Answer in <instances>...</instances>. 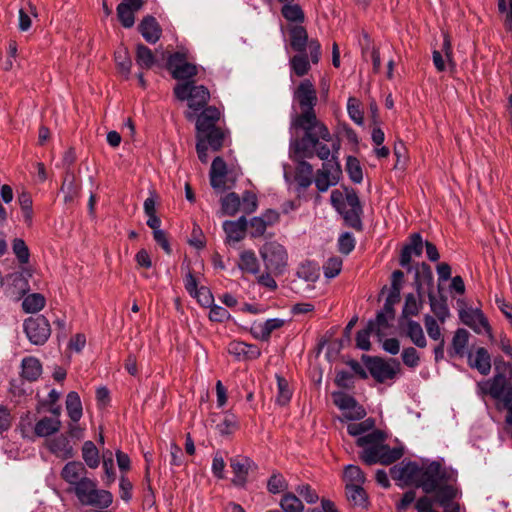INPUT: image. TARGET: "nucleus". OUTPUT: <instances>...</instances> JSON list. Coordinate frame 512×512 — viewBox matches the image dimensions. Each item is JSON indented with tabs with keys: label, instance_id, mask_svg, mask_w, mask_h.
<instances>
[{
	"label": "nucleus",
	"instance_id": "nucleus-1",
	"mask_svg": "<svg viewBox=\"0 0 512 512\" xmlns=\"http://www.w3.org/2000/svg\"><path fill=\"white\" fill-rule=\"evenodd\" d=\"M293 101L298 104L300 113L294 114L291 120V128L303 130L304 135L322 138L323 141L331 140L328 127L318 120L315 113L317 104V91L309 79H304L293 92Z\"/></svg>",
	"mask_w": 512,
	"mask_h": 512
},
{
	"label": "nucleus",
	"instance_id": "nucleus-2",
	"mask_svg": "<svg viewBox=\"0 0 512 512\" xmlns=\"http://www.w3.org/2000/svg\"><path fill=\"white\" fill-rule=\"evenodd\" d=\"M341 142L338 136L331 134V140H319L316 146V156L323 161L322 167L315 173L314 184L321 193L336 186L341 178L342 170L338 161Z\"/></svg>",
	"mask_w": 512,
	"mask_h": 512
},
{
	"label": "nucleus",
	"instance_id": "nucleus-3",
	"mask_svg": "<svg viewBox=\"0 0 512 512\" xmlns=\"http://www.w3.org/2000/svg\"><path fill=\"white\" fill-rule=\"evenodd\" d=\"M319 140L322 138L312 137L310 134L290 140L289 158L296 164L294 179L298 193L304 192L314 183L313 166L306 159L316 156Z\"/></svg>",
	"mask_w": 512,
	"mask_h": 512
},
{
	"label": "nucleus",
	"instance_id": "nucleus-4",
	"mask_svg": "<svg viewBox=\"0 0 512 512\" xmlns=\"http://www.w3.org/2000/svg\"><path fill=\"white\" fill-rule=\"evenodd\" d=\"M356 445L362 448L359 456L367 465L380 463L389 465L399 460L403 451L400 448H390L385 444V435L380 430H374L356 439Z\"/></svg>",
	"mask_w": 512,
	"mask_h": 512
},
{
	"label": "nucleus",
	"instance_id": "nucleus-5",
	"mask_svg": "<svg viewBox=\"0 0 512 512\" xmlns=\"http://www.w3.org/2000/svg\"><path fill=\"white\" fill-rule=\"evenodd\" d=\"M494 376L482 384V389L495 400L503 403L508 411L507 402L512 401V364L505 362L502 358L494 360Z\"/></svg>",
	"mask_w": 512,
	"mask_h": 512
},
{
	"label": "nucleus",
	"instance_id": "nucleus-6",
	"mask_svg": "<svg viewBox=\"0 0 512 512\" xmlns=\"http://www.w3.org/2000/svg\"><path fill=\"white\" fill-rule=\"evenodd\" d=\"M330 202L335 210L343 217L347 226L356 231L363 230L362 206L354 190L347 191L345 195L339 190H333Z\"/></svg>",
	"mask_w": 512,
	"mask_h": 512
},
{
	"label": "nucleus",
	"instance_id": "nucleus-7",
	"mask_svg": "<svg viewBox=\"0 0 512 512\" xmlns=\"http://www.w3.org/2000/svg\"><path fill=\"white\" fill-rule=\"evenodd\" d=\"M196 115L197 136L205 137L213 151L222 148L225 138L224 131L217 126L221 112L215 106H208L200 110Z\"/></svg>",
	"mask_w": 512,
	"mask_h": 512
},
{
	"label": "nucleus",
	"instance_id": "nucleus-8",
	"mask_svg": "<svg viewBox=\"0 0 512 512\" xmlns=\"http://www.w3.org/2000/svg\"><path fill=\"white\" fill-rule=\"evenodd\" d=\"M456 472L444 467L439 461H432L422 467L421 477L417 481V487L421 488L426 494L435 493L439 496L443 487H454L450 481H454Z\"/></svg>",
	"mask_w": 512,
	"mask_h": 512
},
{
	"label": "nucleus",
	"instance_id": "nucleus-9",
	"mask_svg": "<svg viewBox=\"0 0 512 512\" xmlns=\"http://www.w3.org/2000/svg\"><path fill=\"white\" fill-rule=\"evenodd\" d=\"M179 101H187L189 110L185 113L188 120L195 119L198 112L207 106L210 100V91L204 85H197L195 81L179 82L173 89Z\"/></svg>",
	"mask_w": 512,
	"mask_h": 512
},
{
	"label": "nucleus",
	"instance_id": "nucleus-10",
	"mask_svg": "<svg viewBox=\"0 0 512 512\" xmlns=\"http://www.w3.org/2000/svg\"><path fill=\"white\" fill-rule=\"evenodd\" d=\"M433 283V273L431 267L426 263L418 264L414 272V287L417 295L409 293L405 297V303L402 308L401 320L407 321L412 316H417L422 308V289L424 285Z\"/></svg>",
	"mask_w": 512,
	"mask_h": 512
},
{
	"label": "nucleus",
	"instance_id": "nucleus-11",
	"mask_svg": "<svg viewBox=\"0 0 512 512\" xmlns=\"http://www.w3.org/2000/svg\"><path fill=\"white\" fill-rule=\"evenodd\" d=\"M266 271L282 274L287 266L288 255L283 245L275 241L266 242L260 249Z\"/></svg>",
	"mask_w": 512,
	"mask_h": 512
},
{
	"label": "nucleus",
	"instance_id": "nucleus-12",
	"mask_svg": "<svg viewBox=\"0 0 512 512\" xmlns=\"http://www.w3.org/2000/svg\"><path fill=\"white\" fill-rule=\"evenodd\" d=\"M370 375L378 382L393 380L400 372V363L396 359L385 360L380 357H363Z\"/></svg>",
	"mask_w": 512,
	"mask_h": 512
},
{
	"label": "nucleus",
	"instance_id": "nucleus-13",
	"mask_svg": "<svg viewBox=\"0 0 512 512\" xmlns=\"http://www.w3.org/2000/svg\"><path fill=\"white\" fill-rule=\"evenodd\" d=\"M290 45L297 53H305L308 48L311 61L317 64L321 56V45L316 39L308 40V34L303 26H293L290 28Z\"/></svg>",
	"mask_w": 512,
	"mask_h": 512
},
{
	"label": "nucleus",
	"instance_id": "nucleus-14",
	"mask_svg": "<svg viewBox=\"0 0 512 512\" xmlns=\"http://www.w3.org/2000/svg\"><path fill=\"white\" fill-rule=\"evenodd\" d=\"M23 330L31 344L41 346L51 335L48 319L43 315L28 317L23 323Z\"/></svg>",
	"mask_w": 512,
	"mask_h": 512
},
{
	"label": "nucleus",
	"instance_id": "nucleus-15",
	"mask_svg": "<svg viewBox=\"0 0 512 512\" xmlns=\"http://www.w3.org/2000/svg\"><path fill=\"white\" fill-rule=\"evenodd\" d=\"M167 68L174 79L182 82L193 81L192 78L198 73L197 66L187 62L186 55L180 52L168 57Z\"/></svg>",
	"mask_w": 512,
	"mask_h": 512
},
{
	"label": "nucleus",
	"instance_id": "nucleus-16",
	"mask_svg": "<svg viewBox=\"0 0 512 512\" xmlns=\"http://www.w3.org/2000/svg\"><path fill=\"white\" fill-rule=\"evenodd\" d=\"M230 467L234 473L232 483L237 487H244L249 472L257 469V464L247 456L238 455L230 459Z\"/></svg>",
	"mask_w": 512,
	"mask_h": 512
},
{
	"label": "nucleus",
	"instance_id": "nucleus-17",
	"mask_svg": "<svg viewBox=\"0 0 512 512\" xmlns=\"http://www.w3.org/2000/svg\"><path fill=\"white\" fill-rule=\"evenodd\" d=\"M459 318L461 321L470 327L475 333L481 334L486 332L491 333V327L488 319L478 308H466L459 312Z\"/></svg>",
	"mask_w": 512,
	"mask_h": 512
},
{
	"label": "nucleus",
	"instance_id": "nucleus-18",
	"mask_svg": "<svg viewBox=\"0 0 512 512\" xmlns=\"http://www.w3.org/2000/svg\"><path fill=\"white\" fill-rule=\"evenodd\" d=\"M422 467L414 461L401 462L390 469L394 479L401 480L405 483H413L417 486V481L421 477Z\"/></svg>",
	"mask_w": 512,
	"mask_h": 512
},
{
	"label": "nucleus",
	"instance_id": "nucleus-19",
	"mask_svg": "<svg viewBox=\"0 0 512 512\" xmlns=\"http://www.w3.org/2000/svg\"><path fill=\"white\" fill-rule=\"evenodd\" d=\"M61 477L69 484L70 492L88 478L84 464L78 461L66 463L61 471Z\"/></svg>",
	"mask_w": 512,
	"mask_h": 512
},
{
	"label": "nucleus",
	"instance_id": "nucleus-20",
	"mask_svg": "<svg viewBox=\"0 0 512 512\" xmlns=\"http://www.w3.org/2000/svg\"><path fill=\"white\" fill-rule=\"evenodd\" d=\"M227 174V164L224 159L220 156L215 157L209 173L210 184L215 191L222 193L229 188L226 185Z\"/></svg>",
	"mask_w": 512,
	"mask_h": 512
},
{
	"label": "nucleus",
	"instance_id": "nucleus-21",
	"mask_svg": "<svg viewBox=\"0 0 512 512\" xmlns=\"http://www.w3.org/2000/svg\"><path fill=\"white\" fill-rule=\"evenodd\" d=\"M409 239V243L406 244L401 250L399 262L403 268L411 270L410 263L412 261V257L421 256L424 243L420 233H413Z\"/></svg>",
	"mask_w": 512,
	"mask_h": 512
},
{
	"label": "nucleus",
	"instance_id": "nucleus-22",
	"mask_svg": "<svg viewBox=\"0 0 512 512\" xmlns=\"http://www.w3.org/2000/svg\"><path fill=\"white\" fill-rule=\"evenodd\" d=\"M228 352L238 361L254 360L261 355V350L257 345L236 340L229 343Z\"/></svg>",
	"mask_w": 512,
	"mask_h": 512
},
{
	"label": "nucleus",
	"instance_id": "nucleus-23",
	"mask_svg": "<svg viewBox=\"0 0 512 512\" xmlns=\"http://www.w3.org/2000/svg\"><path fill=\"white\" fill-rule=\"evenodd\" d=\"M143 0H123L117 7V16L122 26L131 28L135 23L134 13L141 9Z\"/></svg>",
	"mask_w": 512,
	"mask_h": 512
},
{
	"label": "nucleus",
	"instance_id": "nucleus-24",
	"mask_svg": "<svg viewBox=\"0 0 512 512\" xmlns=\"http://www.w3.org/2000/svg\"><path fill=\"white\" fill-rule=\"evenodd\" d=\"M395 311L392 303L388 300L385 302L384 307L380 310L374 320H369L367 323L370 330H374V333L381 337L383 331L389 327V321L394 319Z\"/></svg>",
	"mask_w": 512,
	"mask_h": 512
},
{
	"label": "nucleus",
	"instance_id": "nucleus-25",
	"mask_svg": "<svg viewBox=\"0 0 512 512\" xmlns=\"http://www.w3.org/2000/svg\"><path fill=\"white\" fill-rule=\"evenodd\" d=\"M142 37L150 44H155L161 37L162 29L153 16H146L139 24Z\"/></svg>",
	"mask_w": 512,
	"mask_h": 512
},
{
	"label": "nucleus",
	"instance_id": "nucleus-26",
	"mask_svg": "<svg viewBox=\"0 0 512 512\" xmlns=\"http://www.w3.org/2000/svg\"><path fill=\"white\" fill-rule=\"evenodd\" d=\"M247 220L245 216H241L236 221L226 220L223 222V230L226 233V241L239 242L245 236Z\"/></svg>",
	"mask_w": 512,
	"mask_h": 512
},
{
	"label": "nucleus",
	"instance_id": "nucleus-27",
	"mask_svg": "<svg viewBox=\"0 0 512 512\" xmlns=\"http://www.w3.org/2000/svg\"><path fill=\"white\" fill-rule=\"evenodd\" d=\"M468 362L469 365L478 370L480 374L488 375L490 373L491 357L485 348H477L475 354L468 353Z\"/></svg>",
	"mask_w": 512,
	"mask_h": 512
},
{
	"label": "nucleus",
	"instance_id": "nucleus-28",
	"mask_svg": "<svg viewBox=\"0 0 512 512\" xmlns=\"http://www.w3.org/2000/svg\"><path fill=\"white\" fill-rule=\"evenodd\" d=\"M457 496L458 489L456 487H443L439 496L435 497V501L444 509L443 512H460V505L454 502Z\"/></svg>",
	"mask_w": 512,
	"mask_h": 512
},
{
	"label": "nucleus",
	"instance_id": "nucleus-29",
	"mask_svg": "<svg viewBox=\"0 0 512 512\" xmlns=\"http://www.w3.org/2000/svg\"><path fill=\"white\" fill-rule=\"evenodd\" d=\"M113 502V495L110 491L99 489L97 486L92 490L89 497L86 498L82 505L91 506L98 509H106Z\"/></svg>",
	"mask_w": 512,
	"mask_h": 512
},
{
	"label": "nucleus",
	"instance_id": "nucleus-30",
	"mask_svg": "<svg viewBox=\"0 0 512 512\" xmlns=\"http://www.w3.org/2000/svg\"><path fill=\"white\" fill-rule=\"evenodd\" d=\"M469 332L464 328H458L453 335L450 356H468Z\"/></svg>",
	"mask_w": 512,
	"mask_h": 512
},
{
	"label": "nucleus",
	"instance_id": "nucleus-31",
	"mask_svg": "<svg viewBox=\"0 0 512 512\" xmlns=\"http://www.w3.org/2000/svg\"><path fill=\"white\" fill-rule=\"evenodd\" d=\"M405 335L410 341L418 348H425L427 346V339L425 337L422 326L419 322L408 319L405 321Z\"/></svg>",
	"mask_w": 512,
	"mask_h": 512
},
{
	"label": "nucleus",
	"instance_id": "nucleus-32",
	"mask_svg": "<svg viewBox=\"0 0 512 512\" xmlns=\"http://www.w3.org/2000/svg\"><path fill=\"white\" fill-rule=\"evenodd\" d=\"M42 374V364L35 357H25L21 363V376L30 381H36Z\"/></svg>",
	"mask_w": 512,
	"mask_h": 512
},
{
	"label": "nucleus",
	"instance_id": "nucleus-33",
	"mask_svg": "<svg viewBox=\"0 0 512 512\" xmlns=\"http://www.w3.org/2000/svg\"><path fill=\"white\" fill-rule=\"evenodd\" d=\"M50 452L62 459H68L73 456V448L70 445L69 439L64 436H58L51 439L48 443Z\"/></svg>",
	"mask_w": 512,
	"mask_h": 512
},
{
	"label": "nucleus",
	"instance_id": "nucleus-34",
	"mask_svg": "<svg viewBox=\"0 0 512 512\" xmlns=\"http://www.w3.org/2000/svg\"><path fill=\"white\" fill-rule=\"evenodd\" d=\"M238 268L248 274L257 275L260 272V264L252 250H244L239 255Z\"/></svg>",
	"mask_w": 512,
	"mask_h": 512
},
{
	"label": "nucleus",
	"instance_id": "nucleus-35",
	"mask_svg": "<svg viewBox=\"0 0 512 512\" xmlns=\"http://www.w3.org/2000/svg\"><path fill=\"white\" fill-rule=\"evenodd\" d=\"M61 428V421L57 418L43 417L36 422L34 433L38 437H48L57 433Z\"/></svg>",
	"mask_w": 512,
	"mask_h": 512
},
{
	"label": "nucleus",
	"instance_id": "nucleus-36",
	"mask_svg": "<svg viewBox=\"0 0 512 512\" xmlns=\"http://www.w3.org/2000/svg\"><path fill=\"white\" fill-rule=\"evenodd\" d=\"M343 480L346 487L363 486L366 477L362 469L353 464L346 465L343 472Z\"/></svg>",
	"mask_w": 512,
	"mask_h": 512
},
{
	"label": "nucleus",
	"instance_id": "nucleus-37",
	"mask_svg": "<svg viewBox=\"0 0 512 512\" xmlns=\"http://www.w3.org/2000/svg\"><path fill=\"white\" fill-rule=\"evenodd\" d=\"M345 494L351 505L362 509L368 508L369 498L363 486L346 487Z\"/></svg>",
	"mask_w": 512,
	"mask_h": 512
},
{
	"label": "nucleus",
	"instance_id": "nucleus-38",
	"mask_svg": "<svg viewBox=\"0 0 512 512\" xmlns=\"http://www.w3.org/2000/svg\"><path fill=\"white\" fill-rule=\"evenodd\" d=\"M135 61L142 70L151 69L156 63V57L152 50L142 43L136 45Z\"/></svg>",
	"mask_w": 512,
	"mask_h": 512
},
{
	"label": "nucleus",
	"instance_id": "nucleus-39",
	"mask_svg": "<svg viewBox=\"0 0 512 512\" xmlns=\"http://www.w3.org/2000/svg\"><path fill=\"white\" fill-rule=\"evenodd\" d=\"M66 410L69 418L73 422H78L81 419L83 415V409L80 396L77 392L71 391L67 394Z\"/></svg>",
	"mask_w": 512,
	"mask_h": 512
},
{
	"label": "nucleus",
	"instance_id": "nucleus-40",
	"mask_svg": "<svg viewBox=\"0 0 512 512\" xmlns=\"http://www.w3.org/2000/svg\"><path fill=\"white\" fill-rule=\"evenodd\" d=\"M215 428L222 436L231 435L238 429V419L232 412L225 411Z\"/></svg>",
	"mask_w": 512,
	"mask_h": 512
},
{
	"label": "nucleus",
	"instance_id": "nucleus-41",
	"mask_svg": "<svg viewBox=\"0 0 512 512\" xmlns=\"http://www.w3.org/2000/svg\"><path fill=\"white\" fill-rule=\"evenodd\" d=\"M291 71L298 77L305 76L310 71V62L307 53H297L289 61Z\"/></svg>",
	"mask_w": 512,
	"mask_h": 512
},
{
	"label": "nucleus",
	"instance_id": "nucleus-42",
	"mask_svg": "<svg viewBox=\"0 0 512 512\" xmlns=\"http://www.w3.org/2000/svg\"><path fill=\"white\" fill-rule=\"evenodd\" d=\"M431 311L435 314L436 318L444 323L449 317L450 312L445 299H437L433 292L428 293Z\"/></svg>",
	"mask_w": 512,
	"mask_h": 512
},
{
	"label": "nucleus",
	"instance_id": "nucleus-43",
	"mask_svg": "<svg viewBox=\"0 0 512 512\" xmlns=\"http://www.w3.org/2000/svg\"><path fill=\"white\" fill-rule=\"evenodd\" d=\"M45 297L40 293L27 295L22 302V308L26 313H37L45 306Z\"/></svg>",
	"mask_w": 512,
	"mask_h": 512
},
{
	"label": "nucleus",
	"instance_id": "nucleus-44",
	"mask_svg": "<svg viewBox=\"0 0 512 512\" xmlns=\"http://www.w3.org/2000/svg\"><path fill=\"white\" fill-rule=\"evenodd\" d=\"M375 420L373 418H367L359 423H350L347 426V432L353 437H362L372 431H374Z\"/></svg>",
	"mask_w": 512,
	"mask_h": 512
},
{
	"label": "nucleus",
	"instance_id": "nucleus-45",
	"mask_svg": "<svg viewBox=\"0 0 512 512\" xmlns=\"http://www.w3.org/2000/svg\"><path fill=\"white\" fill-rule=\"evenodd\" d=\"M82 457L89 468L95 469L99 466V451L92 441L84 442Z\"/></svg>",
	"mask_w": 512,
	"mask_h": 512
},
{
	"label": "nucleus",
	"instance_id": "nucleus-46",
	"mask_svg": "<svg viewBox=\"0 0 512 512\" xmlns=\"http://www.w3.org/2000/svg\"><path fill=\"white\" fill-rule=\"evenodd\" d=\"M241 207L240 197L234 193H228L221 199V210L224 215L233 216Z\"/></svg>",
	"mask_w": 512,
	"mask_h": 512
},
{
	"label": "nucleus",
	"instance_id": "nucleus-47",
	"mask_svg": "<svg viewBox=\"0 0 512 512\" xmlns=\"http://www.w3.org/2000/svg\"><path fill=\"white\" fill-rule=\"evenodd\" d=\"M281 13L289 22L302 23L304 21V12L298 4L285 3L282 6Z\"/></svg>",
	"mask_w": 512,
	"mask_h": 512
},
{
	"label": "nucleus",
	"instance_id": "nucleus-48",
	"mask_svg": "<svg viewBox=\"0 0 512 512\" xmlns=\"http://www.w3.org/2000/svg\"><path fill=\"white\" fill-rule=\"evenodd\" d=\"M277 380V394H276V403L280 406H285L291 400L292 392L289 388L287 380L280 376L276 375Z\"/></svg>",
	"mask_w": 512,
	"mask_h": 512
},
{
	"label": "nucleus",
	"instance_id": "nucleus-49",
	"mask_svg": "<svg viewBox=\"0 0 512 512\" xmlns=\"http://www.w3.org/2000/svg\"><path fill=\"white\" fill-rule=\"evenodd\" d=\"M280 507L284 512H303L302 501L293 493H286L280 501Z\"/></svg>",
	"mask_w": 512,
	"mask_h": 512
},
{
	"label": "nucleus",
	"instance_id": "nucleus-50",
	"mask_svg": "<svg viewBox=\"0 0 512 512\" xmlns=\"http://www.w3.org/2000/svg\"><path fill=\"white\" fill-rule=\"evenodd\" d=\"M115 61L120 72L124 75L126 79H128L131 72L132 61L128 55V51L126 48H120L115 53Z\"/></svg>",
	"mask_w": 512,
	"mask_h": 512
},
{
	"label": "nucleus",
	"instance_id": "nucleus-51",
	"mask_svg": "<svg viewBox=\"0 0 512 512\" xmlns=\"http://www.w3.org/2000/svg\"><path fill=\"white\" fill-rule=\"evenodd\" d=\"M346 170L352 182L359 184L363 180V173L360 163L356 157L348 156L346 160Z\"/></svg>",
	"mask_w": 512,
	"mask_h": 512
},
{
	"label": "nucleus",
	"instance_id": "nucleus-52",
	"mask_svg": "<svg viewBox=\"0 0 512 512\" xmlns=\"http://www.w3.org/2000/svg\"><path fill=\"white\" fill-rule=\"evenodd\" d=\"M285 321L281 318H270L267 319L263 324L259 325V337L262 340H267L271 333L281 328L284 325Z\"/></svg>",
	"mask_w": 512,
	"mask_h": 512
},
{
	"label": "nucleus",
	"instance_id": "nucleus-53",
	"mask_svg": "<svg viewBox=\"0 0 512 512\" xmlns=\"http://www.w3.org/2000/svg\"><path fill=\"white\" fill-rule=\"evenodd\" d=\"M12 250L21 264H27L29 262V248L23 239L15 238L12 242Z\"/></svg>",
	"mask_w": 512,
	"mask_h": 512
},
{
	"label": "nucleus",
	"instance_id": "nucleus-54",
	"mask_svg": "<svg viewBox=\"0 0 512 512\" xmlns=\"http://www.w3.org/2000/svg\"><path fill=\"white\" fill-rule=\"evenodd\" d=\"M96 485V481L88 477L80 485L78 484V487H76L71 492H73L78 501L83 504L86 498L91 494L92 490L96 487Z\"/></svg>",
	"mask_w": 512,
	"mask_h": 512
},
{
	"label": "nucleus",
	"instance_id": "nucleus-55",
	"mask_svg": "<svg viewBox=\"0 0 512 512\" xmlns=\"http://www.w3.org/2000/svg\"><path fill=\"white\" fill-rule=\"evenodd\" d=\"M342 259L339 257L329 258L323 265V273L327 279H333L339 275L342 270Z\"/></svg>",
	"mask_w": 512,
	"mask_h": 512
},
{
	"label": "nucleus",
	"instance_id": "nucleus-56",
	"mask_svg": "<svg viewBox=\"0 0 512 512\" xmlns=\"http://www.w3.org/2000/svg\"><path fill=\"white\" fill-rule=\"evenodd\" d=\"M424 325L428 336L435 341L444 339L440 326L437 323V320L431 316L430 314H426L424 316Z\"/></svg>",
	"mask_w": 512,
	"mask_h": 512
},
{
	"label": "nucleus",
	"instance_id": "nucleus-57",
	"mask_svg": "<svg viewBox=\"0 0 512 512\" xmlns=\"http://www.w3.org/2000/svg\"><path fill=\"white\" fill-rule=\"evenodd\" d=\"M333 396V401H334V404L342 411L344 409H350V408H353L355 407V404H357L358 402L356 401V399L345 393V392H334L332 394Z\"/></svg>",
	"mask_w": 512,
	"mask_h": 512
},
{
	"label": "nucleus",
	"instance_id": "nucleus-58",
	"mask_svg": "<svg viewBox=\"0 0 512 512\" xmlns=\"http://www.w3.org/2000/svg\"><path fill=\"white\" fill-rule=\"evenodd\" d=\"M18 201L21 207V210L23 212V217L25 222L28 225H31L32 218H33V209H32V199L30 195L26 192H22L19 197Z\"/></svg>",
	"mask_w": 512,
	"mask_h": 512
},
{
	"label": "nucleus",
	"instance_id": "nucleus-59",
	"mask_svg": "<svg viewBox=\"0 0 512 512\" xmlns=\"http://www.w3.org/2000/svg\"><path fill=\"white\" fill-rule=\"evenodd\" d=\"M355 238L352 233H342L338 238V250L341 254L348 255L355 248Z\"/></svg>",
	"mask_w": 512,
	"mask_h": 512
},
{
	"label": "nucleus",
	"instance_id": "nucleus-60",
	"mask_svg": "<svg viewBox=\"0 0 512 512\" xmlns=\"http://www.w3.org/2000/svg\"><path fill=\"white\" fill-rule=\"evenodd\" d=\"M347 111L349 114V117L353 122H355L357 125L363 124V112L360 109L359 102L356 98L350 97L347 101Z\"/></svg>",
	"mask_w": 512,
	"mask_h": 512
},
{
	"label": "nucleus",
	"instance_id": "nucleus-61",
	"mask_svg": "<svg viewBox=\"0 0 512 512\" xmlns=\"http://www.w3.org/2000/svg\"><path fill=\"white\" fill-rule=\"evenodd\" d=\"M401 358L404 365L412 369L416 368L420 363L419 353L414 347L404 348L402 350Z\"/></svg>",
	"mask_w": 512,
	"mask_h": 512
},
{
	"label": "nucleus",
	"instance_id": "nucleus-62",
	"mask_svg": "<svg viewBox=\"0 0 512 512\" xmlns=\"http://www.w3.org/2000/svg\"><path fill=\"white\" fill-rule=\"evenodd\" d=\"M287 483L280 473H273L267 482V489L272 494H278L285 490Z\"/></svg>",
	"mask_w": 512,
	"mask_h": 512
},
{
	"label": "nucleus",
	"instance_id": "nucleus-63",
	"mask_svg": "<svg viewBox=\"0 0 512 512\" xmlns=\"http://www.w3.org/2000/svg\"><path fill=\"white\" fill-rule=\"evenodd\" d=\"M297 276L306 282H315L318 277V269L311 263L302 264L297 270Z\"/></svg>",
	"mask_w": 512,
	"mask_h": 512
},
{
	"label": "nucleus",
	"instance_id": "nucleus-64",
	"mask_svg": "<svg viewBox=\"0 0 512 512\" xmlns=\"http://www.w3.org/2000/svg\"><path fill=\"white\" fill-rule=\"evenodd\" d=\"M296 492L307 504H315L319 500L317 492L309 484L298 485Z\"/></svg>",
	"mask_w": 512,
	"mask_h": 512
}]
</instances>
